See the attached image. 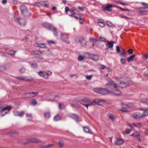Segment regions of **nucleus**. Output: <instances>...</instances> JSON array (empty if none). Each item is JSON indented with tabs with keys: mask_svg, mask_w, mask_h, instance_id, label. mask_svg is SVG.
Wrapping results in <instances>:
<instances>
[{
	"mask_svg": "<svg viewBox=\"0 0 148 148\" xmlns=\"http://www.w3.org/2000/svg\"><path fill=\"white\" fill-rule=\"evenodd\" d=\"M94 91L95 92L103 95H106L109 92V91L107 89L99 88H94Z\"/></svg>",
	"mask_w": 148,
	"mask_h": 148,
	"instance_id": "f03ea898",
	"label": "nucleus"
},
{
	"mask_svg": "<svg viewBox=\"0 0 148 148\" xmlns=\"http://www.w3.org/2000/svg\"><path fill=\"white\" fill-rule=\"evenodd\" d=\"M141 123H137L136 124L133 123L132 124V125L135 127H136L138 128H140L141 127Z\"/></svg>",
	"mask_w": 148,
	"mask_h": 148,
	"instance_id": "c9c22d12",
	"label": "nucleus"
},
{
	"mask_svg": "<svg viewBox=\"0 0 148 148\" xmlns=\"http://www.w3.org/2000/svg\"><path fill=\"white\" fill-rule=\"evenodd\" d=\"M60 37L61 39L63 41L67 43L69 42L68 34H67L65 33H62L60 34Z\"/></svg>",
	"mask_w": 148,
	"mask_h": 148,
	"instance_id": "0eeeda50",
	"label": "nucleus"
},
{
	"mask_svg": "<svg viewBox=\"0 0 148 148\" xmlns=\"http://www.w3.org/2000/svg\"><path fill=\"white\" fill-rule=\"evenodd\" d=\"M98 24L99 26L102 27H103L105 26V24L104 23L98 22Z\"/></svg>",
	"mask_w": 148,
	"mask_h": 148,
	"instance_id": "a18cd8bd",
	"label": "nucleus"
},
{
	"mask_svg": "<svg viewBox=\"0 0 148 148\" xmlns=\"http://www.w3.org/2000/svg\"><path fill=\"white\" fill-rule=\"evenodd\" d=\"M126 53L125 51L124 50H123V51L121 53V54L122 56H125L126 55Z\"/></svg>",
	"mask_w": 148,
	"mask_h": 148,
	"instance_id": "bf43d9fd",
	"label": "nucleus"
},
{
	"mask_svg": "<svg viewBox=\"0 0 148 148\" xmlns=\"http://www.w3.org/2000/svg\"><path fill=\"white\" fill-rule=\"evenodd\" d=\"M132 136H134L139 141H141V139L140 138V134L139 133L137 132H136L133 133L131 135Z\"/></svg>",
	"mask_w": 148,
	"mask_h": 148,
	"instance_id": "a211bd4d",
	"label": "nucleus"
},
{
	"mask_svg": "<svg viewBox=\"0 0 148 148\" xmlns=\"http://www.w3.org/2000/svg\"><path fill=\"white\" fill-rule=\"evenodd\" d=\"M39 75L41 77H44L45 79H47L49 76L52 74V72L49 71H40L38 73Z\"/></svg>",
	"mask_w": 148,
	"mask_h": 148,
	"instance_id": "7ed1b4c3",
	"label": "nucleus"
},
{
	"mask_svg": "<svg viewBox=\"0 0 148 148\" xmlns=\"http://www.w3.org/2000/svg\"><path fill=\"white\" fill-rule=\"evenodd\" d=\"M99 68L102 69H104L105 68V65L102 64H100L99 65Z\"/></svg>",
	"mask_w": 148,
	"mask_h": 148,
	"instance_id": "6e6d98bb",
	"label": "nucleus"
},
{
	"mask_svg": "<svg viewBox=\"0 0 148 148\" xmlns=\"http://www.w3.org/2000/svg\"><path fill=\"white\" fill-rule=\"evenodd\" d=\"M92 77V75L86 76V78L88 80H90L91 79Z\"/></svg>",
	"mask_w": 148,
	"mask_h": 148,
	"instance_id": "864d4df0",
	"label": "nucleus"
},
{
	"mask_svg": "<svg viewBox=\"0 0 148 148\" xmlns=\"http://www.w3.org/2000/svg\"><path fill=\"white\" fill-rule=\"evenodd\" d=\"M83 128L85 132L89 133L91 134H93V132L90 130L89 127L88 126L84 127Z\"/></svg>",
	"mask_w": 148,
	"mask_h": 148,
	"instance_id": "412c9836",
	"label": "nucleus"
},
{
	"mask_svg": "<svg viewBox=\"0 0 148 148\" xmlns=\"http://www.w3.org/2000/svg\"><path fill=\"white\" fill-rule=\"evenodd\" d=\"M19 71L21 73H24L25 71V69L24 68H22L19 70Z\"/></svg>",
	"mask_w": 148,
	"mask_h": 148,
	"instance_id": "3c124183",
	"label": "nucleus"
},
{
	"mask_svg": "<svg viewBox=\"0 0 148 148\" xmlns=\"http://www.w3.org/2000/svg\"><path fill=\"white\" fill-rule=\"evenodd\" d=\"M84 58V57L82 56H80L78 58V60L79 61H80L82 60Z\"/></svg>",
	"mask_w": 148,
	"mask_h": 148,
	"instance_id": "c03bdc74",
	"label": "nucleus"
},
{
	"mask_svg": "<svg viewBox=\"0 0 148 148\" xmlns=\"http://www.w3.org/2000/svg\"><path fill=\"white\" fill-rule=\"evenodd\" d=\"M132 132V130L131 129L127 128L125 132L127 134H129Z\"/></svg>",
	"mask_w": 148,
	"mask_h": 148,
	"instance_id": "8fccbe9b",
	"label": "nucleus"
},
{
	"mask_svg": "<svg viewBox=\"0 0 148 148\" xmlns=\"http://www.w3.org/2000/svg\"><path fill=\"white\" fill-rule=\"evenodd\" d=\"M146 7L140 8L138 9V11L139 13L140 14H143L145 13L147 11L146 10Z\"/></svg>",
	"mask_w": 148,
	"mask_h": 148,
	"instance_id": "dca6fc26",
	"label": "nucleus"
},
{
	"mask_svg": "<svg viewBox=\"0 0 148 148\" xmlns=\"http://www.w3.org/2000/svg\"><path fill=\"white\" fill-rule=\"evenodd\" d=\"M42 25L43 27L50 30H51L53 26L52 25L47 23H43L42 24Z\"/></svg>",
	"mask_w": 148,
	"mask_h": 148,
	"instance_id": "f8f14e48",
	"label": "nucleus"
},
{
	"mask_svg": "<svg viewBox=\"0 0 148 148\" xmlns=\"http://www.w3.org/2000/svg\"><path fill=\"white\" fill-rule=\"evenodd\" d=\"M69 16L71 17H73L77 19L80 17V16L79 15L75 13H72V14H70Z\"/></svg>",
	"mask_w": 148,
	"mask_h": 148,
	"instance_id": "5701e85b",
	"label": "nucleus"
},
{
	"mask_svg": "<svg viewBox=\"0 0 148 148\" xmlns=\"http://www.w3.org/2000/svg\"><path fill=\"white\" fill-rule=\"evenodd\" d=\"M124 142V140L123 139L117 138L115 140V144L117 145H122Z\"/></svg>",
	"mask_w": 148,
	"mask_h": 148,
	"instance_id": "ddd939ff",
	"label": "nucleus"
},
{
	"mask_svg": "<svg viewBox=\"0 0 148 148\" xmlns=\"http://www.w3.org/2000/svg\"><path fill=\"white\" fill-rule=\"evenodd\" d=\"M93 102H94V103H95L96 104H97L98 105H101L100 104V102L99 99L94 100L93 101Z\"/></svg>",
	"mask_w": 148,
	"mask_h": 148,
	"instance_id": "4c0bfd02",
	"label": "nucleus"
},
{
	"mask_svg": "<svg viewBox=\"0 0 148 148\" xmlns=\"http://www.w3.org/2000/svg\"><path fill=\"white\" fill-rule=\"evenodd\" d=\"M15 51L12 50L10 51L9 52V53L12 56H14L15 55Z\"/></svg>",
	"mask_w": 148,
	"mask_h": 148,
	"instance_id": "09e8293b",
	"label": "nucleus"
},
{
	"mask_svg": "<svg viewBox=\"0 0 148 148\" xmlns=\"http://www.w3.org/2000/svg\"><path fill=\"white\" fill-rule=\"evenodd\" d=\"M26 116L29 120H32V118L31 114H27Z\"/></svg>",
	"mask_w": 148,
	"mask_h": 148,
	"instance_id": "de8ad7c7",
	"label": "nucleus"
},
{
	"mask_svg": "<svg viewBox=\"0 0 148 148\" xmlns=\"http://www.w3.org/2000/svg\"><path fill=\"white\" fill-rule=\"evenodd\" d=\"M148 58V54H145L143 56V58L145 60H146L147 58Z\"/></svg>",
	"mask_w": 148,
	"mask_h": 148,
	"instance_id": "680f3d73",
	"label": "nucleus"
},
{
	"mask_svg": "<svg viewBox=\"0 0 148 148\" xmlns=\"http://www.w3.org/2000/svg\"><path fill=\"white\" fill-rule=\"evenodd\" d=\"M17 78L20 80L23 81H27L29 80V79H27L26 77L24 76L17 77Z\"/></svg>",
	"mask_w": 148,
	"mask_h": 148,
	"instance_id": "c756f323",
	"label": "nucleus"
},
{
	"mask_svg": "<svg viewBox=\"0 0 148 148\" xmlns=\"http://www.w3.org/2000/svg\"><path fill=\"white\" fill-rule=\"evenodd\" d=\"M44 116L47 119L49 118L50 117V114L49 112L45 113L44 114Z\"/></svg>",
	"mask_w": 148,
	"mask_h": 148,
	"instance_id": "58836bf2",
	"label": "nucleus"
},
{
	"mask_svg": "<svg viewBox=\"0 0 148 148\" xmlns=\"http://www.w3.org/2000/svg\"><path fill=\"white\" fill-rule=\"evenodd\" d=\"M81 101L85 103H87L90 101V99L89 98L85 97L82 99Z\"/></svg>",
	"mask_w": 148,
	"mask_h": 148,
	"instance_id": "bb28decb",
	"label": "nucleus"
},
{
	"mask_svg": "<svg viewBox=\"0 0 148 148\" xmlns=\"http://www.w3.org/2000/svg\"><path fill=\"white\" fill-rule=\"evenodd\" d=\"M59 146L61 147H62L64 145V143L63 141L60 140L58 142Z\"/></svg>",
	"mask_w": 148,
	"mask_h": 148,
	"instance_id": "e433bc0d",
	"label": "nucleus"
},
{
	"mask_svg": "<svg viewBox=\"0 0 148 148\" xmlns=\"http://www.w3.org/2000/svg\"><path fill=\"white\" fill-rule=\"evenodd\" d=\"M89 58L94 61H97L99 59L98 56L93 54H90L89 55Z\"/></svg>",
	"mask_w": 148,
	"mask_h": 148,
	"instance_id": "4468645a",
	"label": "nucleus"
},
{
	"mask_svg": "<svg viewBox=\"0 0 148 148\" xmlns=\"http://www.w3.org/2000/svg\"><path fill=\"white\" fill-rule=\"evenodd\" d=\"M113 7H115V5L108 4L107 5L106 7L103 8V9L105 11L107 10L108 11H112V8Z\"/></svg>",
	"mask_w": 148,
	"mask_h": 148,
	"instance_id": "2eb2a0df",
	"label": "nucleus"
},
{
	"mask_svg": "<svg viewBox=\"0 0 148 148\" xmlns=\"http://www.w3.org/2000/svg\"><path fill=\"white\" fill-rule=\"evenodd\" d=\"M9 135L12 136H15L18 135V134L16 132H12L9 133Z\"/></svg>",
	"mask_w": 148,
	"mask_h": 148,
	"instance_id": "7c9ffc66",
	"label": "nucleus"
},
{
	"mask_svg": "<svg viewBox=\"0 0 148 148\" xmlns=\"http://www.w3.org/2000/svg\"><path fill=\"white\" fill-rule=\"evenodd\" d=\"M26 142L23 143V144H25L29 143H41L42 142V141L40 140L35 138H28L26 139Z\"/></svg>",
	"mask_w": 148,
	"mask_h": 148,
	"instance_id": "20e7f679",
	"label": "nucleus"
},
{
	"mask_svg": "<svg viewBox=\"0 0 148 148\" xmlns=\"http://www.w3.org/2000/svg\"><path fill=\"white\" fill-rule=\"evenodd\" d=\"M108 116L110 119L112 120H113L114 119H115L116 118V116H114L113 114H111L110 113H108Z\"/></svg>",
	"mask_w": 148,
	"mask_h": 148,
	"instance_id": "2f4dec72",
	"label": "nucleus"
},
{
	"mask_svg": "<svg viewBox=\"0 0 148 148\" xmlns=\"http://www.w3.org/2000/svg\"><path fill=\"white\" fill-rule=\"evenodd\" d=\"M107 85L108 86H113L114 87L118 86L122 88H124L129 86V84L125 82H120L119 83H116L110 80L108 81V83L107 84Z\"/></svg>",
	"mask_w": 148,
	"mask_h": 148,
	"instance_id": "f257e3e1",
	"label": "nucleus"
},
{
	"mask_svg": "<svg viewBox=\"0 0 148 148\" xmlns=\"http://www.w3.org/2000/svg\"><path fill=\"white\" fill-rule=\"evenodd\" d=\"M60 117L59 115H57L55 116L53 119V120L55 121H57L60 120Z\"/></svg>",
	"mask_w": 148,
	"mask_h": 148,
	"instance_id": "473e14b6",
	"label": "nucleus"
},
{
	"mask_svg": "<svg viewBox=\"0 0 148 148\" xmlns=\"http://www.w3.org/2000/svg\"><path fill=\"white\" fill-rule=\"evenodd\" d=\"M127 52L130 54H132L133 53V51L132 49H130L127 50Z\"/></svg>",
	"mask_w": 148,
	"mask_h": 148,
	"instance_id": "052dcab7",
	"label": "nucleus"
},
{
	"mask_svg": "<svg viewBox=\"0 0 148 148\" xmlns=\"http://www.w3.org/2000/svg\"><path fill=\"white\" fill-rule=\"evenodd\" d=\"M49 4L48 2L46 1L45 2V3L43 4V5L44 7H48V5Z\"/></svg>",
	"mask_w": 148,
	"mask_h": 148,
	"instance_id": "13d9d810",
	"label": "nucleus"
},
{
	"mask_svg": "<svg viewBox=\"0 0 148 148\" xmlns=\"http://www.w3.org/2000/svg\"><path fill=\"white\" fill-rule=\"evenodd\" d=\"M115 7L120 9L121 10H126L127 11H129V9H127L123 8L121 7H120L119 6H117L116 5H115Z\"/></svg>",
	"mask_w": 148,
	"mask_h": 148,
	"instance_id": "79ce46f5",
	"label": "nucleus"
},
{
	"mask_svg": "<svg viewBox=\"0 0 148 148\" xmlns=\"http://www.w3.org/2000/svg\"><path fill=\"white\" fill-rule=\"evenodd\" d=\"M115 7L120 9L121 10H126L127 11H129V9H127L123 8L121 7H120L119 6H117L116 5H115Z\"/></svg>",
	"mask_w": 148,
	"mask_h": 148,
	"instance_id": "37998d69",
	"label": "nucleus"
},
{
	"mask_svg": "<svg viewBox=\"0 0 148 148\" xmlns=\"http://www.w3.org/2000/svg\"><path fill=\"white\" fill-rule=\"evenodd\" d=\"M108 43L106 44V45L108 46L109 48H112L113 46V44L115 43V42L112 41L110 42L109 41H107Z\"/></svg>",
	"mask_w": 148,
	"mask_h": 148,
	"instance_id": "4be33fe9",
	"label": "nucleus"
},
{
	"mask_svg": "<svg viewBox=\"0 0 148 148\" xmlns=\"http://www.w3.org/2000/svg\"><path fill=\"white\" fill-rule=\"evenodd\" d=\"M102 41H106V39L102 37H100L99 38Z\"/></svg>",
	"mask_w": 148,
	"mask_h": 148,
	"instance_id": "69168bd1",
	"label": "nucleus"
},
{
	"mask_svg": "<svg viewBox=\"0 0 148 148\" xmlns=\"http://www.w3.org/2000/svg\"><path fill=\"white\" fill-rule=\"evenodd\" d=\"M0 108L2 109V110L1 111V113L3 116H4L6 113H8L11 109V107L10 106H7L3 108L0 107Z\"/></svg>",
	"mask_w": 148,
	"mask_h": 148,
	"instance_id": "39448f33",
	"label": "nucleus"
},
{
	"mask_svg": "<svg viewBox=\"0 0 148 148\" xmlns=\"http://www.w3.org/2000/svg\"><path fill=\"white\" fill-rule=\"evenodd\" d=\"M48 42L49 44H54L55 43L54 41H52V40L49 41H48Z\"/></svg>",
	"mask_w": 148,
	"mask_h": 148,
	"instance_id": "774afa93",
	"label": "nucleus"
},
{
	"mask_svg": "<svg viewBox=\"0 0 148 148\" xmlns=\"http://www.w3.org/2000/svg\"><path fill=\"white\" fill-rule=\"evenodd\" d=\"M144 75L145 76H148V70H147L144 72Z\"/></svg>",
	"mask_w": 148,
	"mask_h": 148,
	"instance_id": "0e129e2a",
	"label": "nucleus"
},
{
	"mask_svg": "<svg viewBox=\"0 0 148 148\" xmlns=\"http://www.w3.org/2000/svg\"><path fill=\"white\" fill-rule=\"evenodd\" d=\"M121 64H125L126 62V60L125 59L121 58Z\"/></svg>",
	"mask_w": 148,
	"mask_h": 148,
	"instance_id": "49530a36",
	"label": "nucleus"
},
{
	"mask_svg": "<svg viewBox=\"0 0 148 148\" xmlns=\"http://www.w3.org/2000/svg\"><path fill=\"white\" fill-rule=\"evenodd\" d=\"M140 110L144 111L142 114L143 116H148V108H140Z\"/></svg>",
	"mask_w": 148,
	"mask_h": 148,
	"instance_id": "f3484780",
	"label": "nucleus"
},
{
	"mask_svg": "<svg viewBox=\"0 0 148 148\" xmlns=\"http://www.w3.org/2000/svg\"><path fill=\"white\" fill-rule=\"evenodd\" d=\"M31 103L34 105H36L37 103V101L35 100H34L31 102Z\"/></svg>",
	"mask_w": 148,
	"mask_h": 148,
	"instance_id": "4d7b16f0",
	"label": "nucleus"
},
{
	"mask_svg": "<svg viewBox=\"0 0 148 148\" xmlns=\"http://www.w3.org/2000/svg\"><path fill=\"white\" fill-rule=\"evenodd\" d=\"M20 10L23 14L26 15L28 13L27 12L26 7L24 5H22L20 7Z\"/></svg>",
	"mask_w": 148,
	"mask_h": 148,
	"instance_id": "9d476101",
	"label": "nucleus"
},
{
	"mask_svg": "<svg viewBox=\"0 0 148 148\" xmlns=\"http://www.w3.org/2000/svg\"><path fill=\"white\" fill-rule=\"evenodd\" d=\"M135 55L134 54H133L132 56H131L130 57L128 58L127 59V61L129 62H130L134 60V58L135 57Z\"/></svg>",
	"mask_w": 148,
	"mask_h": 148,
	"instance_id": "cd10ccee",
	"label": "nucleus"
},
{
	"mask_svg": "<svg viewBox=\"0 0 148 148\" xmlns=\"http://www.w3.org/2000/svg\"><path fill=\"white\" fill-rule=\"evenodd\" d=\"M16 22L19 23V25L22 26H24L26 24L25 20L21 18H17L15 19Z\"/></svg>",
	"mask_w": 148,
	"mask_h": 148,
	"instance_id": "9b49d317",
	"label": "nucleus"
},
{
	"mask_svg": "<svg viewBox=\"0 0 148 148\" xmlns=\"http://www.w3.org/2000/svg\"><path fill=\"white\" fill-rule=\"evenodd\" d=\"M70 116L76 121L78 122L79 121V117L77 114H72L70 115Z\"/></svg>",
	"mask_w": 148,
	"mask_h": 148,
	"instance_id": "6ab92c4d",
	"label": "nucleus"
},
{
	"mask_svg": "<svg viewBox=\"0 0 148 148\" xmlns=\"http://www.w3.org/2000/svg\"><path fill=\"white\" fill-rule=\"evenodd\" d=\"M106 24L109 27H115L114 25L109 21H107L106 22Z\"/></svg>",
	"mask_w": 148,
	"mask_h": 148,
	"instance_id": "f704fd0d",
	"label": "nucleus"
},
{
	"mask_svg": "<svg viewBox=\"0 0 148 148\" xmlns=\"http://www.w3.org/2000/svg\"><path fill=\"white\" fill-rule=\"evenodd\" d=\"M51 30H52L53 31V33L54 35L55 36L57 37L58 36V33L57 31V29L56 28L54 27L53 26V27L51 29Z\"/></svg>",
	"mask_w": 148,
	"mask_h": 148,
	"instance_id": "393cba45",
	"label": "nucleus"
},
{
	"mask_svg": "<svg viewBox=\"0 0 148 148\" xmlns=\"http://www.w3.org/2000/svg\"><path fill=\"white\" fill-rule=\"evenodd\" d=\"M38 94V92H32L26 93L25 94V97L26 98H30L37 96Z\"/></svg>",
	"mask_w": 148,
	"mask_h": 148,
	"instance_id": "6e6552de",
	"label": "nucleus"
},
{
	"mask_svg": "<svg viewBox=\"0 0 148 148\" xmlns=\"http://www.w3.org/2000/svg\"><path fill=\"white\" fill-rule=\"evenodd\" d=\"M131 116L134 119H140L143 116L142 114L140 112L134 113L131 115Z\"/></svg>",
	"mask_w": 148,
	"mask_h": 148,
	"instance_id": "1a4fd4ad",
	"label": "nucleus"
},
{
	"mask_svg": "<svg viewBox=\"0 0 148 148\" xmlns=\"http://www.w3.org/2000/svg\"><path fill=\"white\" fill-rule=\"evenodd\" d=\"M33 53L35 55H40L42 53L41 51L38 50H35L33 51Z\"/></svg>",
	"mask_w": 148,
	"mask_h": 148,
	"instance_id": "72a5a7b5",
	"label": "nucleus"
},
{
	"mask_svg": "<svg viewBox=\"0 0 148 148\" xmlns=\"http://www.w3.org/2000/svg\"><path fill=\"white\" fill-rule=\"evenodd\" d=\"M112 93L114 95H119L121 94V92L120 91L116 89L115 90H113Z\"/></svg>",
	"mask_w": 148,
	"mask_h": 148,
	"instance_id": "a878e982",
	"label": "nucleus"
},
{
	"mask_svg": "<svg viewBox=\"0 0 148 148\" xmlns=\"http://www.w3.org/2000/svg\"><path fill=\"white\" fill-rule=\"evenodd\" d=\"M116 49L117 52V53H119L120 52V49L118 45H116Z\"/></svg>",
	"mask_w": 148,
	"mask_h": 148,
	"instance_id": "5fc2aeb1",
	"label": "nucleus"
},
{
	"mask_svg": "<svg viewBox=\"0 0 148 148\" xmlns=\"http://www.w3.org/2000/svg\"><path fill=\"white\" fill-rule=\"evenodd\" d=\"M141 4L144 6H146L148 5V4L142 2L141 3Z\"/></svg>",
	"mask_w": 148,
	"mask_h": 148,
	"instance_id": "338daca9",
	"label": "nucleus"
},
{
	"mask_svg": "<svg viewBox=\"0 0 148 148\" xmlns=\"http://www.w3.org/2000/svg\"><path fill=\"white\" fill-rule=\"evenodd\" d=\"M14 114L16 116L22 117L24 114V112L22 111L21 112L16 111L14 112Z\"/></svg>",
	"mask_w": 148,
	"mask_h": 148,
	"instance_id": "b1692460",
	"label": "nucleus"
},
{
	"mask_svg": "<svg viewBox=\"0 0 148 148\" xmlns=\"http://www.w3.org/2000/svg\"><path fill=\"white\" fill-rule=\"evenodd\" d=\"M75 40L77 42H79L82 46H85L86 45V40L82 37H77L75 39Z\"/></svg>",
	"mask_w": 148,
	"mask_h": 148,
	"instance_id": "423d86ee",
	"label": "nucleus"
},
{
	"mask_svg": "<svg viewBox=\"0 0 148 148\" xmlns=\"http://www.w3.org/2000/svg\"><path fill=\"white\" fill-rule=\"evenodd\" d=\"M69 9L68 7H65V12H67L68 11H69Z\"/></svg>",
	"mask_w": 148,
	"mask_h": 148,
	"instance_id": "e2e57ef3",
	"label": "nucleus"
},
{
	"mask_svg": "<svg viewBox=\"0 0 148 148\" xmlns=\"http://www.w3.org/2000/svg\"><path fill=\"white\" fill-rule=\"evenodd\" d=\"M94 103L93 102V101H91L90 100V101L88 103V104L89 106H91L93 105H94L95 104H94Z\"/></svg>",
	"mask_w": 148,
	"mask_h": 148,
	"instance_id": "603ef678",
	"label": "nucleus"
},
{
	"mask_svg": "<svg viewBox=\"0 0 148 148\" xmlns=\"http://www.w3.org/2000/svg\"><path fill=\"white\" fill-rule=\"evenodd\" d=\"M31 67L33 68H36L37 67V64L36 63H33L31 65Z\"/></svg>",
	"mask_w": 148,
	"mask_h": 148,
	"instance_id": "a19ab883",
	"label": "nucleus"
},
{
	"mask_svg": "<svg viewBox=\"0 0 148 148\" xmlns=\"http://www.w3.org/2000/svg\"><path fill=\"white\" fill-rule=\"evenodd\" d=\"M37 46L39 47L43 48H46L47 47L45 44L44 43H37Z\"/></svg>",
	"mask_w": 148,
	"mask_h": 148,
	"instance_id": "c85d7f7f",
	"label": "nucleus"
},
{
	"mask_svg": "<svg viewBox=\"0 0 148 148\" xmlns=\"http://www.w3.org/2000/svg\"><path fill=\"white\" fill-rule=\"evenodd\" d=\"M89 40L91 42L94 43L96 42L97 41V40L94 38H90Z\"/></svg>",
	"mask_w": 148,
	"mask_h": 148,
	"instance_id": "ea45409f",
	"label": "nucleus"
},
{
	"mask_svg": "<svg viewBox=\"0 0 148 148\" xmlns=\"http://www.w3.org/2000/svg\"><path fill=\"white\" fill-rule=\"evenodd\" d=\"M128 108V106L127 105L122 104L120 110L123 112H126L127 111Z\"/></svg>",
	"mask_w": 148,
	"mask_h": 148,
	"instance_id": "aec40b11",
	"label": "nucleus"
}]
</instances>
